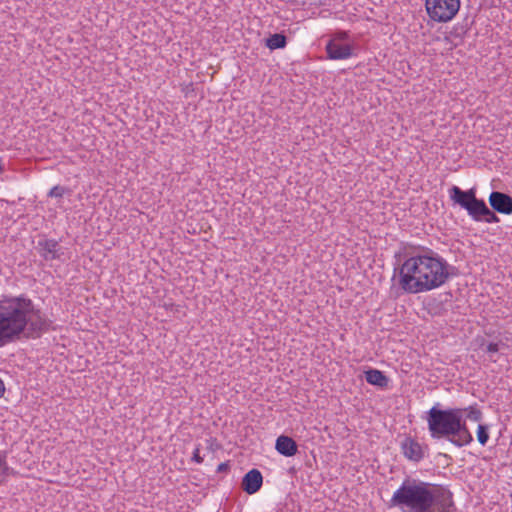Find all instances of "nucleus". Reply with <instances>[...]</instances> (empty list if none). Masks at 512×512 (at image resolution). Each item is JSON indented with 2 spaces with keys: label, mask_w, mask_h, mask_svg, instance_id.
Wrapping results in <instances>:
<instances>
[{
  "label": "nucleus",
  "mask_w": 512,
  "mask_h": 512,
  "mask_svg": "<svg viewBox=\"0 0 512 512\" xmlns=\"http://www.w3.org/2000/svg\"><path fill=\"white\" fill-rule=\"evenodd\" d=\"M45 313L25 294L0 298V348L22 340L38 339L52 327Z\"/></svg>",
  "instance_id": "obj_1"
},
{
  "label": "nucleus",
  "mask_w": 512,
  "mask_h": 512,
  "mask_svg": "<svg viewBox=\"0 0 512 512\" xmlns=\"http://www.w3.org/2000/svg\"><path fill=\"white\" fill-rule=\"evenodd\" d=\"M458 275V269L431 249L406 259L399 268V285L409 294L431 291Z\"/></svg>",
  "instance_id": "obj_2"
},
{
  "label": "nucleus",
  "mask_w": 512,
  "mask_h": 512,
  "mask_svg": "<svg viewBox=\"0 0 512 512\" xmlns=\"http://www.w3.org/2000/svg\"><path fill=\"white\" fill-rule=\"evenodd\" d=\"M388 507L401 512H452L453 493L440 484L407 478L393 493Z\"/></svg>",
  "instance_id": "obj_3"
},
{
  "label": "nucleus",
  "mask_w": 512,
  "mask_h": 512,
  "mask_svg": "<svg viewBox=\"0 0 512 512\" xmlns=\"http://www.w3.org/2000/svg\"><path fill=\"white\" fill-rule=\"evenodd\" d=\"M461 413H464V409H441L438 404L433 406L426 416L431 437L443 439Z\"/></svg>",
  "instance_id": "obj_4"
},
{
  "label": "nucleus",
  "mask_w": 512,
  "mask_h": 512,
  "mask_svg": "<svg viewBox=\"0 0 512 512\" xmlns=\"http://www.w3.org/2000/svg\"><path fill=\"white\" fill-rule=\"evenodd\" d=\"M449 196L453 203L465 209L474 221L482 222L487 204L483 199L477 198L475 188L462 190L458 186H452L449 189Z\"/></svg>",
  "instance_id": "obj_5"
},
{
  "label": "nucleus",
  "mask_w": 512,
  "mask_h": 512,
  "mask_svg": "<svg viewBox=\"0 0 512 512\" xmlns=\"http://www.w3.org/2000/svg\"><path fill=\"white\" fill-rule=\"evenodd\" d=\"M425 7L428 16L436 22L450 21L459 11L460 0H426Z\"/></svg>",
  "instance_id": "obj_6"
},
{
  "label": "nucleus",
  "mask_w": 512,
  "mask_h": 512,
  "mask_svg": "<svg viewBox=\"0 0 512 512\" xmlns=\"http://www.w3.org/2000/svg\"><path fill=\"white\" fill-rule=\"evenodd\" d=\"M443 439L448 440L451 444L459 448L469 445L473 441V436L464 419V413L460 414Z\"/></svg>",
  "instance_id": "obj_7"
},
{
  "label": "nucleus",
  "mask_w": 512,
  "mask_h": 512,
  "mask_svg": "<svg viewBox=\"0 0 512 512\" xmlns=\"http://www.w3.org/2000/svg\"><path fill=\"white\" fill-rule=\"evenodd\" d=\"M491 208L504 215L512 214V197L504 192L493 191L488 198Z\"/></svg>",
  "instance_id": "obj_8"
},
{
  "label": "nucleus",
  "mask_w": 512,
  "mask_h": 512,
  "mask_svg": "<svg viewBox=\"0 0 512 512\" xmlns=\"http://www.w3.org/2000/svg\"><path fill=\"white\" fill-rule=\"evenodd\" d=\"M262 484L263 476L261 472L258 469L253 468L249 470L242 478L241 487L244 492L252 495L261 489Z\"/></svg>",
  "instance_id": "obj_9"
},
{
  "label": "nucleus",
  "mask_w": 512,
  "mask_h": 512,
  "mask_svg": "<svg viewBox=\"0 0 512 512\" xmlns=\"http://www.w3.org/2000/svg\"><path fill=\"white\" fill-rule=\"evenodd\" d=\"M326 52L329 59L342 60L352 56V46L330 40L326 45Z\"/></svg>",
  "instance_id": "obj_10"
},
{
  "label": "nucleus",
  "mask_w": 512,
  "mask_h": 512,
  "mask_svg": "<svg viewBox=\"0 0 512 512\" xmlns=\"http://www.w3.org/2000/svg\"><path fill=\"white\" fill-rule=\"evenodd\" d=\"M401 449L404 456L411 461L419 462L424 457L422 446L411 437L405 438L401 444Z\"/></svg>",
  "instance_id": "obj_11"
},
{
  "label": "nucleus",
  "mask_w": 512,
  "mask_h": 512,
  "mask_svg": "<svg viewBox=\"0 0 512 512\" xmlns=\"http://www.w3.org/2000/svg\"><path fill=\"white\" fill-rule=\"evenodd\" d=\"M37 249L45 260H55L60 257L58 253L60 246L58 241L55 239L39 240Z\"/></svg>",
  "instance_id": "obj_12"
},
{
  "label": "nucleus",
  "mask_w": 512,
  "mask_h": 512,
  "mask_svg": "<svg viewBox=\"0 0 512 512\" xmlns=\"http://www.w3.org/2000/svg\"><path fill=\"white\" fill-rule=\"evenodd\" d=\"M276 451L285 456L292 457L298 452V445L296 441L287 435H280L275 442Z\"/></svg>",
  "instance_id": "obj_13"
},
{
  "label": "nucleus",
  "mask_w": 512,
  "mask_h": 512,
  "mask_svg": "<svg viewBox=\"0 0 512 512\" xmlns=\"http://www.w3.org/2000/svg\"><path fill=\"white\" fill-rule=\"evenodd\" d=\"M365 379L367 383L380 388H386L389 383V378L378 369L367 370L365 372Z\"/></svg>",
  "instance_id": "obj_14"
},
{
  "label": "nucleus",
  "mask_w": 512,
  "mask_h": 512,
  "mask_svg": "<svg viewBox=\"0 0 512 512\" xmlns=\"http://www.w3.org/2000/svg\"><path fill=\"white\" fill-rule=\"evenodd\" d=\"M265 45L270 50L285 48L287 45V37L283 33L271 34L265 39Z\"/></svg>",
  "instance_id": "obj_15"
},
{
  "label": "nucleus",
  "mask_w": 512,
  "mask_h": 512,
  "mask_svg": "<svg viewBox=\"0 0 512 512\" xmlns=\"http://www.w3.org/2000/svg\"><path fill=\"white\" fill-rule=\"evenodd\" d=\"M476 436L479 444L485 446L489 440V426L487 424H479Z\"/></svg>",
  "instance_id": "obj_16"
},
{
  "label": "nucleus",
  "mask_w": 512,
  "mask_h": 512,
  "mask_svg": "<svg viewBox=\"0 0 512 512\" xmlns=\"http://www.w3.org/2000/svg\"><path fill=\"white\" fill-rule=\"evenodd\" d=\"M464 409V414L466 413V418L475 422H479L483 418L482 411L477 408V406H469Z\"/></svg>",
  "instance_id": "obj_17"
},
{
  "label": "nucleus",
  "mask_w": 512,
  "mask_h": 512,
  "mask_svg": "<svg viewBox=\"0 0 512 512\" xmlns=\"http://www.w3.org/2000/svg\"><path fill=\"white\" fill-rule=\"evenodd\" d=\"M492 208L490 209L488 206L486 207L483 215L482 222L486 223H498L500 221L499 217L496 215Z\"/></svg>",
  "instance_id": "obj_18"
},
{
  "label": "nucleus",
  "mask_w": 512,
  "mask_h": 512,
  "mask_svg": "<svg viewBox=\"0 0 512 512\" xmlns=\"http://www.w3.org/2000/svg\"><path fill=\"white\" fill-rule=\"evenodd\" d=\"M68 191H69V189H67L63 186H60V185H56L50 189V191L48 192V196L55 197V198H62L63 195Z\"/></svg>",
  "instance_id": "obj_19"
},
{
  "label": "nucleus",
  "mask_w": 512,
  "mask_h": 512,
  "mask_svg": "<svg viewBox=\"0 0 512 512\" xmlns=\"http://www.w3.org/2000/svg\"><path fill=\"white\" fill-rule=\"evenodd\" d=\"M230 470V464L229 462H223V463H220L217 467V472L218 473H226Z\"/></svg>",
  "instance_id": "obj_20"
},
{
  "label": "nucleus",
  "mask_w": 512,
  "mask_h": 512,
  "mask_svg": "<svg viewBox=\"0 0 512 512\" xmlns=\"http://www.w3.org/2000/svg\"><path fill=\"white\" fill-rule=\"evenodd\" d=\"M498 351H499V344L498 343L491 342V343H489L487 345V352H489V353H496Z\"/></svg>",
  "instance_id": "obj_21"
},
{
  "label": "nucleus",
  "mask_w": 512,
  "mask_h": 512,
  "mask_svg": "<svg viewBox=\"0 0 512 512\" xmlns=\"http://www.w3.org/2000/svg\"><path fill=\"white\" fill-rule=\"evenodd\" d=\"M192 460L197 462V463H202L203 462V458L200 456V451H199L198 448L195 449V451L193 452Z\"/></svg>",
  "instance_id": "obj_22"
},
{
  "label": "nucleus",
  "mask_w": 512,
  "mask_h": 512,
  "mask_svg": "<svg viewBox=\"0 0 512 512\" xmlns=\"http://www.w3.org/2000/svg\"><path fill=\"white\" fill-rule=\"evenodd\" d=\"M5 393V384L3 382V380L0 378V398L4 395Z\"/></svg>",
  "instance_id": "obj_23"
}]
</instances>
